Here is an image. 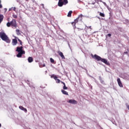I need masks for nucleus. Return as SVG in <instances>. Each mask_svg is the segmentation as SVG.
<instances>
[{"label":"nucleus","instance_id":"nucleus-1","mask_svg":"<svg viewBox=\"0 0 129 129\" xmlns=\"http://www.w3.org/2000/svg\"><path fill=\"white\" fill-rule=\"evenodd\" d=\"M91 56L93 59L97 60V61H101V62H103V63H104V64H106V65H109V62L107 61L106 59L102 58L101 57L97 55V54L93 55L91 54Z\"/></svg>","mask_w":129,"mask_h":129},{"label":"nucleus","instance_id":"nucleus-2","mask_svg":"<svg viewBox=\"0 0 129 129\" xmlns=\"http://www.w3.org/2000/svg\"><path fill=\"white\" fill-rule=\"evenodd\" d=\"M0 38L2 39V40H3V41L6 42V43H11V39H10L6 33L3 31L0 32Z\"/></svg>","mask_w":129,"mask_h":129},{"label":"nucleus","instance_id":"nucleus-3","mask_svg":"<svg viewBox=\"0 0 129 129\" xmlns=\"http://www.w3.org/2000/svg\"><path fill=\"white\" fill-rule=\"evenodd\" d=\"M16 51L18 52V53L17 55V57L18 58H21V57H22V55H23V54H25V50H23V46L17 47Z\"/></svg>","mask_w":129,"mask_h":129},{"label":"nucleus","instance_id":"nucleus-4","mask_svg":"<svg viewBox=\"0 0 129 129\" xmlns=\"http://www.w3.org/2000/svg\"><path fill=\"white\" fill-rule=\"evenodd\" d=\"M10 23L11 24V26L15 27V28H17V27H18V25H17V21L15 19H13Z\"/></svg>","mask_w":129,"mask_h":129},{"label":"nucleus","instance_id":"nucleus-5","mask_svg":"<svg viewBox=\"0 0 129 129\" xmlns=\"http://www.w3.org/2000/svg\"><path fill=\"white\" fill-rule=\"evenodd\" d=\"M67 102L71 103V104H77L78 103V102L74 99H70Z\"/></svg>","mask_w":129,"mask_h":129},{"label":"nucleus","instance_id":"nucleus-6","mask_svg":"<svg viewBox=\"0 0 129 129\" xmlns=\"http://www.w3.org/2000/svg\"><path fill=\"white\" fill-rule=\"evenodd\" d=\"M12 44L13 46H16L18 44V40L15 38L12 40Z\"/></svg>","mask_w":129,"mask_h":129},{"label":"nucleus","instance_id":"nucleus-7","mask_svg":"<svg viewBox=\"0 0 129 129\" xmlns=\"http://www.w3.org/2000/svg\"><path fill=\"white\" fill-rule=\"evenodd\" d=\"M117 81L118 84L120 87H123V86L122 85V83H121V81H120V78H118L117 79Z\"/></svg>","mask_w":129,"mask_h":129},{"label":"nucleus","instance_id":"nucleus-8","mask_svg":"<svg viewBox=\"0 0 129 129\" xmlns=\"http://www.w3.org/2000/svg\"><path fill=\"white\" fill-rule=\"evenodd\" d=\"M57 53L58 55L62 58V59H65V56L63 54V52H61L60 51H58Z\"/></svg>","mask_w":129,"mask_h":129},{"label":"nucleus","instance_id":"nucleus-9","mask_svg":"<svg viewBox=\"0 0 129 129\" xmlns=\"http://www.w3.org/2000/svg\"><path fill=\"white\" fill-rule=\"evenodd\" d=\"M77 18L80 22H82V20H83V15H82V14H81Z\"/></svg>","mask_w":129,"mask_h":129},{"label":"nucleus","instance_id":"nucleus-10","mask_svg":"<svg viewBox=\"0 0 129 129\" xmlns=\"http://www.w3.org/2000/svg\"><path fill=\"white\" fill-rule=\"evenodd\" d=\"M19 108L21 110H23V111L25 112L26 113L28 112V110H27V109H26V108H24V107H23L22 106H20Z\"/></svg>","mask_w":129,"mask_h":129},{"label":"nucleus","instance_id":"nucleus-11","mask_svg":"<svg viewBox=\"0 0 129 129\" xmlns=\"http://www.w3.org/2000/svg\"><path fill=\"white\" fill-rule=\"evenodd\" d=\"M61 83H62V84H63V89L64 90H66L68 89V87H66V85L65 84V83H64L63 82H61Z\"/></svg>","mask_w":129,"mask_h":129},{"label":"nucleus","instance_id":"nucleus-12","mask_svg":"<svg viewBox=\"0 0 129 129\" xmlns=\"http://www.w3.org/2000/svg\"><path fill=\"white\" fill-rule=\"evenodd\" d=\"M62 94H64V95H69V94H68V92H67V91L64 90H61Z\"/></svg>","mask_w":129,"mask_h":129},{"label":"nucleus","instance_id":"nucleus-13","mask_svg":"<svg viewBox=\"0 0 129 129\" xmlns=\"http://www.w3.org/2000/svg\"><path fill=\"white\" fill-rule=\"evenodd\" d=\"M28 61L29 63H32V62H33V61H34V60L33 59V57H29L28 58Z\"/></svg>","mask_w":129,"mask_h":129},{"label":"nucleus","instance_id":"nucleus-14","mask_svg":"<svg viewBox=\"0 0 129 129\" xmlns=\"http://www.w3.org/2000/svg\"><path fill=\"white\" fill-rule=\"evenodd\" d=\"M3 21H4V15H0V25Z\"/></svg>","mask_w":129,"mask_h":129},{"label":"nucleus","instance_id":"nucleus-15","mask_svg":"<svg viewBox=\"0 0 129 129\" xmlns=\"http://www.w3.org/2000/svg\"><path fill=\"white\" fill-rule=\"evenodd\" d=\"M63 5H64V3L63 2H58V7H62Z\"/></svg>","mask_w":129,"mask_h":129},{"label":"nucleus","instance_id":"nucleus-16","mask_svg":"<svg viewBox=\"0 0 129 129\" xmlns=\"http://www.w3.org/2000/svg\"><path fill=\"white\" fill-rule=\"evenodd\" d=\"M72 15V11H70L68 14V17H69V18L71 17V16Z\"/></svg>","mask_w":129,"mask_h":129},{"label":"nucleus","instance_id":"nucleus-17","mask_svg":"<svg viewBox=\"0 0 129 129\" xmlns=\"http://www.w3.org/2000/svg\"><path fill=\"white\" fill-rule=\"evenodd\" d=\"M51 77H52V78H53L54 80H57V78H58V77H57V76H55V75H52V76H51Z\"/></svg>","mask_w":129,"mask_h":129},{"label":"nucleus","instance_id":"nucleus-18","mask_svg":"<svg viewBox=\"0 0 129 129\" xmlns=\"http://www.w3.org/2000/svg\"><path fill=\"white\" fill-rule=\"evenodd\" d=\"M16 33H17V35H18V36L20 35H21V33H20V30L17 29V30H16Z\"/></svg>","mask_w":129,"mask_h":129},{"label":"nucleus","instance_id":"nucleus-19","mask_svg":"<svg viewBox=\"0 0 129 129\" xmlns=\"http://www.w3.org/2000/svg\"><path fill=\"white\" fill-rule=\"evenodd\" d=\"M72 25H73L74 28H76V23L74 22V21L72 22Z\"/></svg>","mask_w":129,"mask_h":129},{"label":"nucleus","instance_id":"nucleus-20","mask_svg":"<svg viewBox=\"0 0 129 129\" xmlns=\"http://www.w3.org/2000/svg\"><path fill=\"white\" fill-rule=\"evenodd\" d=\"M50 61L51 63H52V64H54V63H55V60L52 58H50Z\"/></svg>","mask_w":129,"mask_h":129},{"label":"nucleus","instance_id":"nucleus-21","mask_svg":"<svg viewBox=\"0 0 129 129\" xmlns=\"http://www.w3.org/2000/svg\"><path fill=\"white\" fill-rule=\"evenodd\" d=\"M99 15L100 17H103V18H104V17H105V15H104V14L102 13H100Z\"/></svg>","mask_w":129,"mask_h":129},{"label":"nucleus","instance_id":"nucleus-22","mask_svg":"<svg viewBox=\"0 0 129 129\" xmlns=\"http://www.w3.org/2000/svg\"><path fill=\"white\" fill-rule=\"evenodd\" d=\"M76 24H77V23H78V22H79V20L78 19V18H77L76 19H75L74 21Z\"/></svg>","mask_w":129,"mask_h":129},{"label":"nucleus","instance_id":"nucleus-23","mask_svg":"<svg viewBox=\"0 0 129 129\" xmlns=\"http://www.w3.org/2000/svg\"><path fill=\"white\" fill-rule=\"evenodd\" d=\"M63 4H64V5H67V4H68V0H63Z\"/></svg>","mask_w":129,"mask_h":129},{"label":"nucleus","instance_id":"nucleus-24","mask_svg":"<svg viewBox=\"0 0 129 129\" xmlns=\"http://www.w3.org/2000/svg\"><path fill=\"white\" fill-rule=\"evenodd\" d=\"M18 41L19 42V43H20V45H21V46H23V43H22V40H21L20 39H18Z\"/></svg>","mask_w":129,"mask_h":129},{"label":"nucleus","instance_id":"nucleus-25","mask_svg":"<svg viewBox=\"0 0 129 129\" xmlns=\"http://www.w3.org/2000/svg\"><path fill=\"white\" fill-rule=\"evenodd\" d=\"M7 27H11V26H12L11 24V22H8L7 23Z\"/></svg>","mask_w":129,"mask_h":129},{"label":"nucleus","instance_id":"nucleus-26","mask_svg":"<svg viewBox=\"0 0 129 129\" xmlns=\"http://www.w3.org/2000/svg\"><path fill=\"white\" fill-rule=\"evenodd\" d=\"M13 18H14V19H17V18H18V16L15 14H13Z\"/></svg>","mask_w":129,"mask_h":129},{"label":"nucleus","instance_id":"nucleus-27","mask_svg":"<svg viewBox=\"0 0 129 129\" xmlns=\"http://www.w3.org/2000/svg\"><path fill=\"white\" fill-rule=\"evenodd\" d=\"M55 81H56V83H60V82H61V81H60V80H59V79H57Z\"/></svg>","mask_w":129,"mask_h":129},{"label":"nucleus","instance_id":"nucleus-28","mask_svg":"<svg viewBox=\"0 0 129 129\" xmlns=\"http://www.w3.org/2000/svg\"><path fill=\"white\" fill-rule=\"evenodd\" d=\"M12 9H13V11H14V12H16V7H12Z\"/></svg>","mask_w":129,"mask_h":129},{"label":"nucleus","instance_id":"nucleus-29","mask_svg":"<svg viewBox=\"0 0 129 129\" xmlns=\"http://www.w3.org/2000/svg\"><path fill=\"white\" fill-rule=\"evenodd\" d=\"M100 82H101V83L103 84V83H104V81H103V80H100Z\"/></svg>","mask_w":129,"mask_h":129},{"label":"nucleus","instance_id":"nucleus-30","mask_svg":"<svg viewBox=\"0 0 129 129\" xmlns=\"http://www.w3.org/2000/svg\"><path fill=\"white\" fill-rule=\"evenodd\" d=\"M107 36H108V37H111V34L109 33V34H108Z\"/></svg>","mask_w":129,"mask_h":129},{"label":"nucleus","instance_id":"nucleus-31","mask_svg":"<svg viewBox=\"0 0 129 129\" xmlns=\"http://www.w3.org/2000/svg\"><path fill=\"white\" fill-rule=\"evenodd\" d=\"M87 28H88V29H92V28H91V26L87 27Z\"/></svg>","mask_w":129,"mask_h":129},{"label":"nucleus","instance_id":"nucleus-32","mask_svg":"<svg viewBox=\"0 0 129 129\" xmlns=\"http://www.w3.org/2000/svg\"><path fill=\"white\" fill-rule=\"evenodd\" d=\"M41 6H42V8L44 9V4H41Z\"/></svg>","mask_w":129,"mask_h":129},{"label":"nucleus","instance_id":"nucleus-33","mask_svg":"<svg viewBox=\"0 0 129 129\" xmlns=\"http://www.w3.org/2000/svg\"><path fill=\"white\" fill-rule=\"evenodd\" d=\"M2 8H3V6H2V5L0 4V9H2Z\"/></svg>","mask_w":129,"mask_h":129},{"label":"nucleus","instance_id":"nucleus-34","mask_svg":"<svg viewBox=\"0 0 129 129\" xmlns=\"http://www.w3.org/2000/svg\"><path fill=\"white\" fill-rule=\"evenodd\" d=\"M118 30H119V31H120V30H121V28H119Z\"/></svg>","mask_w":129,"mask_h":129},{"label":"nucleus","instance_id":"nucleus-35","mask_svg":"<svg viewBox=\"0 0 129 129\" xmlns=\"http://www.w3.org/2000/svg\"><path fill=\"white\" fill-rule=\"evenodd\" d=\"M58 2H62V0H59Z\"/></svg>","mask_w":129,"mask_h":129},{"label":"nucleus","instance_id":"nucleus-36","mask_svg":"<svg viewBox=\"0 0 129 129\" xmlns=\"http://www.w3.org/2000/svg\"><path fill=\"white\" fill-rule=\"evenodd\" d=\"M45 66H46L45 64H43V67H45Z\"/></svg>","mask_w":129,"mask_h":129},{"label":"nucleus","instance_id":"nucleus-37","mask_svg":"<svg viewBox=\"0 0 129 129\" xmlns=\"http://www.w3.org/2000/svg\"><path fill=\"white\" fill-rule=\"evenodd\" d=\"M124 54H127V52H124Z\"/></svg>","mask_w":129,"mask_h":129},{"label":"nucleus","instance_id":"nucleus-38","mask_svg":"<svg viewBox=\"0 0 129 129\" xmlns=\"http://www.w3.org/2000/svg\"><path fill=\"white\" fill-rule=\"evenodd\" d=\"M9 11H12V9H9Z\"/></svg>","mask_w":129,"mask_h":129},{"label":"nucleus","instance_id":"nucleus-39","mask_svg":"<svg viewBox=\"0 0 129 129\" xmlns=\"http://www.w3.org/2000/svg\"><path fill=\"white\" fill-rule=\"evenodd\" d=\"M0 127H2V124L0 123Z\"/></svg>","mask_w":129,"mask_h":129},{"label":"nucleus","instance_id":"nucleus-40","mask_svg":"<svg viewBox=\"0 0 129 129\" xmlns=\"http://www.w3.org/2000/svg\"><path fill=\"white\" fill-rule=\"evenodd\" d=\"M27 2H28V1H29V0H26Z\"/></svg>","mask_w":129,"mask_h":129},{"label":"nucleus","instance_id":"nucleus-41","mask_svg":"<svg viewBox=\"0 0 129 129\" xmlns=\"http://www.w3.org/2000/svg\"><path fill=\"white\" fill-rule=\"evenodd\" d=\"M1 0H0V4H1Z\"/></svg>","mask_w":129,"mask_h":129}]
</instances>
